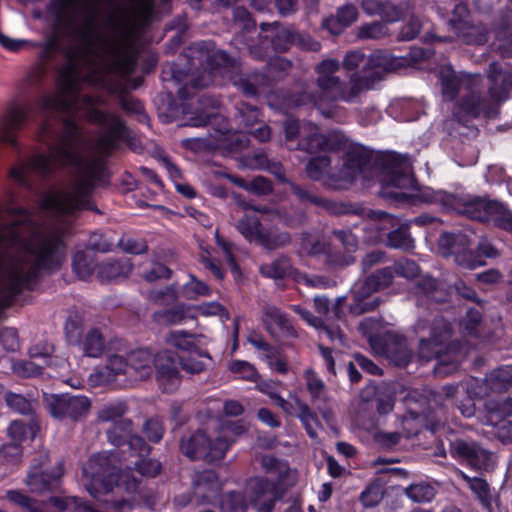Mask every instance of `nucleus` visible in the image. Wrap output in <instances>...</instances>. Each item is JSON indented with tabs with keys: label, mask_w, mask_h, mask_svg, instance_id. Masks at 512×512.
<instances>
[{
	"label": "nucleus",
	"mask_w": 512,
	"mask_h": 512,
	"mask_svg": "<svg viewBox=\"0 0 512 512\" xmlns=\"http://www.w3.org/2000/svg\"><path fill=\"white\" fill-rule=\"evenodd\" d=\"M393 274L390 269H383L376 274L367 278L363 282L355 283L352 288V295L354 304L351 305L350 310L354 314H361L366 311L373 310L378 302L374 299L366 301L373 292L378 291L391 283Z\"/></svg>",
	"instance_id": "nucleus-11"
},
{
	"label": "nucleus",
	"mask_w": 512,
	"mask_h": 512,
	"mask_svg": "<svg viewBox=\"0 0 512 512\" xmlns=\"http://www.w3.org/2000/svg\"><path fill=\"white\" fill-rule=\"evenodd\" d=\"M441 81L444 96L447 98H453L458 87V81L450 68L443 69Z\"/></svg>",
	"instance_id": "nucleus-41"
},
{
	"label": "nucleus",
	"mask_w": 512,
	"mask_h": 512,
	"mask_svg": "<svg viewBox=\"0 0 512 512\" xmlns=\"http://www.w3.org/2000/svg\"><path fill=\"white\" fill-rule=\"evenodd\" d=\"M395 273L404 278H412L418 274V266L410 260L400 261L395 264Z\"/></svg>",
	"instance_id": "nucleus-42"
},
{
	"label": "nucleus",
	"mask_w": 512,
	"mask_h": 512,
	"mask_svg": "<svg viewBox=\"0 0 512 512\" xmlns=\"http://www.w3.org/2000/svg\"><path fill=\"white\" fill-rule=\"evenodd\" d=\"M63 473L64 468L61 463H57L50 473L34 467L27 477V485L33 493L40 494L52 489Z\"/></svg>",
	"instance_id": "nucleus-20"
},
{
	"label": "nucleus",
	"mask_w": 512,
	"mask_h": 512,
	"mask_svg": "<svg viewBox=\"0 0 512 512\" xmlns=\"http://www.w3.org/2000/svg\"><path fill=\"white\" fill-rule=\"evenodd\" d=\"M257 387L262 393L267 394L285 413L293 412L294 398H297L296 396L291 395L289 400H285L279 395L273 384L268 382L260 383Z\"/></svg>",
	"instance_id": "nucleus-30"
},
{
	"label": "nucleus",
	"mask_w": 512,
	"mask_h": 512,
	"mask_svg": "<svg viewBox=\"0 0 512 512\" xmlns=\"http://www.w3.org/2000/svg\"><path fill=\"white\" fill-rule=\"evenodd\" d=\"M464 212L473 219L493 221L506 230H512V216L499 202L477 198L468 203Z\"/></svg>",
	"instance_id": "nucleus-14"
},
{
	"label": "nucleus",
	"mask_w": 512,
	"mask_h": 512,
	"mask_svg": "<svg viewBox=\"0 0 512 512\" xmlns=\"http://www.w3.org/2000/svg\"><path fill=\"white\" fill-rule=\"evenodd\" d=\"M386 34L384 25L380 23H372L363 26L360 30V36L363 38H379Z\"/></svg>",
	"instance_id": "nucleus-47"
},
{
	"label": "nucleus",
	"mask_w": 512,
	"mask_h": 512,
	"mask_svg": "<svg viewBox=\"0 0 512 512\" xmlns=\"http://www.w3.org/2000/svg\"><path fill=\"white\" fill-rule=\"evenodd\" d=\"M127 445L131 451L130 456L134 460L129 459L125 470L119 475L114 473L118 467L113 453L104 452L94 455L83 466L85 486L92 497L100 499L102 495L112 492L114 488L132 496L131 500L115 502L113 508L116 512H129L137 501L134 494L139 492L140 481L132 471L131 465H134L136 473L142 476H155L161 469L158 461L146 458L149 446L141 437L131 436Z\"/></svg>",
	"instance_id": "nucleus-3"
},
{
	"label": "nucleus",
	"mask_w": 512,
	"mask_h": 512,
	"mask_svg": "<svg viewBox=\"0 0 512 512\" xmlns=\"http://www.w3.org/2000/svg\"><path fill=\"white\" fill-rule=\"evenodd\" d=\"M229 369L233 374L245 380L255 381L258 378V373L254 366L246 361H232Z\"/></svg>",
	"instance_id": "nucleus-37"
},
{
	"label": "nucleus",
	"mask_w": 512,
	"mask_h": 512,
	"mask_svg": "<svg viewBox=\"0 0 512 512\" xmlns=\"http://www.w3.org/2000/svg\"><path fill=\"white\" fill-rule=\"evenodd\" d=\"M365 62L364 55L361 52H350L344 59V67L348 70L358 67Z\"/></svg>",
	"instance_id": "nucleus-55"
},
{
	"label": "nucleus",
	"mask_w": 512,
	"mask_h": 512,
	"mask_svg": "<svg viewBox=\"0 0 512 512\" xmlns=\"http://www.w3.org/2000/svg\"><path fill=\"white\" fill-rule=\"evenodd\" d=\"M249 342L258 349L259 351V358L264 359L265 354H269L272 350V348L268 347V345L261 339L257 337H250Z\"/></svg>",
	"instance_id": "nucleus-63"
},
{
	"label": "nucleus",
	"mask_w": 512,
	"mask_h": 512,
	"mask_svg": "<svg viewBox=\"0 0 512 512\" xmlns=\"http://www.w3.org/2000/svg\"><path fill=\"white\" fill-rule=\"evenodd\" d=\"M438 244L445 255H455V261L460 266L475 269L483 264L476 260L468 248L470 240L466 235L443 233L439 237Z\"/></svg>",
	"instance_id": "nucleus-15"
},
{
	"label": "nucleus",
	"mask_w": 512,
	"mask_h": 512,
	"mask_svg": "<svg viewBox=\"0 0 512 512\" xmlns=\"http://www.w3.org/2000/svg\"><path fill=\"white\" fill-rule=\"evenodd\" d=\"M72 267L74 272L81 279H86L91 276L96 268L93 262L88 260L83 252L75 253L72 261Z\"/></svg>",
	"instance_id": "nucleus-34"
},
{
	"label": "nucleus",
	"mask_w": 512,
	"mask_h": 512,
	"mask_svg": "<svg viewBox=\"0 0 512 512\" xmlns=\"http://www.w3.org/2000/svg\"><path fill=\"white\" fill-rule=\"evenodd\" d=\"M438 342V339L436 337H433L429 340H422L420 343V355L423 359H430L434 354H437L438 351H430V346L436 344Z\"/></svg>",
	"instance_id": "nucleus-62"
},
{
	"label": "nucleus",
	"mask_w": 512,
	"mask_h": 512,
	"mask_svg": "<svg viewBox=\"0 0 512 512\" xmlns=\"http://www.w3.org/2000/svg\"><path fill=\"white\" fill-rule=\"evenodd\" d=\"M420 31V22L418 19H411L400 33L401 40H411L417 36Z\"/></svg>",
	"instance_id": "nucleus-51"
},
{
	"label": "nucleus",
	"mask_w": 512,
	"mask_h": 512,
	"mask_svg": "<svg viewBox=\"0 0 512 512\" xmlns=\"http://www.w3.org/2000/svg\"><path fill=\"white\" fill-rule=\"evenodd\" d=\"M7 403L10 407L20 413H24L29 408L28 402L20 395L11 394L7 397Z\"/></svg>",
	"instance_id": "nucleus-54"
},
{
	"label": "nucleus",
	"mask_w": 512,
	"mask_h": 512,
	"mask_svg": "<svg viewBox=\"0 0 512 512\" xmlns=\"http://www.w3.org/2000/svg\"><path fill=\"white\" fill-rule=\"evenodd\" d=\"M9 225L0 218V308L28 286L38 269L53 270L65 259L59 228L39 227L26 212L11 213Z\"/></svg>",
	"instance_id": "nucleus-2"
},
{
	"label": "nucleus",
	"mask_w": 512,
	"mask_h": 512,
	"mask_svg": "<svg viewBox=\"0 0 512 512\" xmlns=\"http://www.w3.org/2000/svg\"><path fill=\"white\" fill-rule=\"evenodd\" d=\"M188 314L183 307L155 313V321L161 325H176L182 323Z\"/></svg>",
	"instance_id": "nucleus-35"
},
{
	"label": "nucleus",
	"mask_w": 512,
	"mask_h": 512,
	"mask_svg": "<svg viewBox=\"0 0 512 512\" xmlns=\"http://www.w3.org/2000/svg\"><path fill=\"white\" fill-rule=\"evenodd\" d=\"M286 413L297 415L301 419L309 435L311 437H316L318 422L305 403L301 402L298 398H294L293 412Z\"/></svg>",
	"instance_id": "nucleus-24"
},
{
	"label": "nucleus",
	"mask_w": 512,
	"mask_h": 512,
	"mask_svg": "<svg viewBox=\"0 0 512 512\" xmlns=\"http://www.w3.org/2000/svg\"><path fill=\"white\" fill-rule=\"evenodd\" d=\"M406 494L415 502H428L434 497V489L427 484H416L408 487Z\"/></svg>",
	"instance_id": "nucleus-36"
},
{
	"label": "nucleus",
	"mask_w": 512,
	"mask_h": 512,
	"mask_svg": "<svg viewBox=\"0 0 512 512\" xmlns=\"http://www.w3.org/2000/svg\"><path fill=\"white\" fill-rule=\"evenodd\" d=\"M237 229L248 241L258 243L268 249H275L289 241V236L286 233L278 235L264 233L259 218L253 210L245 213L237 224Z\"/></svg>",
	"instance_id": "nucleus-13"
},
{
	"label": "nucleus",
	"mask_w": 512,
	"mask_h": 512,
	"mask_svg": "<svg viewBox=\"0 0 512 512\" xmlns=\"http://www.w3.org/2000/svg\"><path fill=\"white\" fill-rule=\"evenodd\" d=\"M362 502L365 506H373L381 499V492L378 487H369L361 495Z\"/></svg>",
	"instance_id": "nucleus-52"
},
{
	"label": "nucleus",
	"mask_w": 512,
	"mask_h": 512,
	"mask_svg": "<svg viewBox=\"0 0 512 512\" xmlns=\"http://www.w3.org/2000/svg\"><path fill=\"white\" fill-rule=\"evenodd\" d=\"M7 499L11 503L20 506L21 508L27 510L28 512H45L43 509H41L35 503H33L30 498L20 493L19 491H8Z\"/></svg>",
	"instance_id": "nucleus-39"
},
{
	"label": "nucleus",
	"mask_w": 512,
	"mask_h": 512,
	"mask_svg": "<svg viewBox=\"0 0 512 512\" xmlns=\"http://www.w3.org/2000/svg\"><path fill=\"white\" fill-rule=\"evenodd\" d=\"M285 133L288 139H293L296 135L303 137V148L314 151L316 149H333L322 134L317 132V128L308 124L300 126L295 120H288L285 125Z\"/></svg>",
	"instance_id": "nucleus-18"
},
{
	"label": "nucleus",
	"mask_w": 512,
	"mask_h": 512,
	"mask_svg": "<svg viewBox=\"0 0 512 512\" xmlns=\"http://www.w3.org/2000/svg\"><path fill=\"white\" fill-rule=\"evenodd\" d=\"M330 162L331 159L326 156L315 157L309 161L307 173L310 178L324 180L334 189L348 188L354 181L365 176L369 166L368 157L358 148L347 154L341 169L330 168Z\"/></svg>",
	"instance_id": "nucleus-6"
},
{
	"label": "nucleus",
	"mask_w": 512,
	"mask_h": 512,
	"mask_svg": "<svg viewBox=\"0 0 512 512\" xmlns=\"http://www.w3.org/2000/svg\"><path fill=\"white\" fill-rule=\"evenodd\" d=\"M216 237H217V243L222 248V250L224 252V255H225V259H226V261L229 263V265L231 267V272H232L234 278L238 279L240 277V271H239V268H238L237 264L234 262V259L232 257V254H231V251H230V245L227 242H225L224 240H221L218 237V235Z\"/></svg>",
	"instance_id": "nucleus-49"
},
{
	"label": "nucleus",
	"mask_w": 512,
	"mask_h": 512,
	"mask_svg": "<svg viewBox=\"0 0 512 512\" xmlns=\"http://www.w3.org/2000/svg\"><path fill=\"white\" fill-rule=\"evenodd\" d=\"M167 344L178 350L195 354L199 358H207L208 354L204 349L207 339L203 335H196L184 330H173L166 336Z\"/></svg>",
	"instance_id": "nucleus-19"
},
{
	"label": "nucleus",
	"mask_w": 512,
	"mask_h": 512,
	"mask_svg": "<svg viewBox=\"0 0 512 512\" xmlns=\"http://www.w3.org/2000/svg\"><path fill=\"white\" fill-rule=\"evenodd\" d=\"M121 246L123 250L133 254H139L145 250V245L142 242H137L132 239L121 240Z\"/></svg>",
	"instance_id": "nucleus-57"
},
{
	"label": "nucleus",
	"mask_w": 512,
	"mask_h": 512,
	"mask_svg": "<svg viewBox=\"0 0 512 512\" xmlns=\"http://www.w3.org/2000/svg\"><path fill=\"white\" fill-rule=\"evenodd\" d=\"M487 409L491 415V419L487 422L490 425H496L497 421H494L492 417L495 415L496 417L503 418L505 416H509L512 414V401L506 400L501 406L495 408L492 407L491 404L487 406Z\"/></svg>",
	"instance_id": "nucleus-44"
},
{
	"label": "nucleus",
	"mask_w": 512,
	"mask_h": 512,
	"mask_svg": "<svg viewBox=\"0 0 512 512\" xmlns=\"http://www.w3.org/2000/svg\"><path fill=\"white\" fill-rule=\"evenodd\" d=\"M355 361L363 370L367 371L370 374L380 373V369L371 360L362 355H357L355 357Z\"/></svg>",
	"instance_id": "nucleus-58"
},
{
	"label": "nucleus",
	"mask_w": 512,
	"mask_h": 512,
	"mask_svg": "<svg viewBox=\"0 0 512 512\" xmlns=\"http://www.w3.org/2000/svg\"><path fill=\"white\" fill-rule=\"evenodd\" d=\"M99 101L98 97L80 96L71 77L64 79L56 95L43 98V109L76 113L91 122L104 123L108 131L96 144L97 155L89 156L85 152L84 139L78 127L69 122L63 136L49 149L48 154H36L27 165L11 169L10 177L25 184L29 172L46 175L60 167L74 168L76 176L71 184L51 190L43 197L40 203L42 212L70 214L88 207L89 193L102 171V156L115 146L123 133L122 121L116 116L102 114L97 108Z\"/></svg>",
	"instance_id": "nucleus-1"
},
{
	"label": "nucleus",
	"mask_w": 512,
	"mask_h": 512,
	"mask_svg": "<svg viewBox=\"0 0 512 512\" xmlns=\"http://www.w3.org/2000/svg\"><path fill=\"white\" fill-rule=\"evenodd\" d=\"M131 270L132 265L128 262H113L99 267L98 274L101 279L112 280L127 275Z\"/></svg>",
	"instance_id": "nucleus-29"
},
{
	"label": "nucleus",
	"mask_w": 512,
	"mask_h": 512,
	"mask_svg": "<svg viewBox=\"0 0 512 512\" xmlns=\"http://www.w3.org/2000/svg\"><path fill=\"white\" fill-rule=\"evenodd\" d=\"M306 379L307 387L311 392L313 398L319 397L324 388L323 382L317 377H315L314 373L310 370L306 372Z\"/></svg>",
	"instance_id": "nucleus-50"
},
{
	"label": "nucleus",
	"mask_w": 512,
	"mask_h": 512,
	"mask_svg": "<svg viewBox=\"0 0 512 512\" xmlns=\"http://www.w3.org/2000/svg\"><path fill=\"white\" fill-rule=\"evenodd\" d=\"M459 449L472 465L479 468L486 467L492 458L489 452L476 445L462 443Z\"/></svg>",
	"instance_id": "nucleus-26"
},
{
	"label": "nucleus",
	"mask_w": 512,
	"mask_h": 512,
	"mask_svg": "<svg viewBox=\"0 0 512 512\" xmlns=\"http://www.w3.org/2000/svg\"><path fill=\"white\" fill-rule=\"evenodd\" d=\"M468 484L470 488L477 494V496L481 499L487 497L488 494V485L487 483L479 478L468 479Z\"/></svg>",
	"instance_id": "nucleus-53"
},
{
	"label": "nucleus",
	"mask_w": 512,
	"mask_h": 512,
	"mask_svg": "<svg viewBox=\"0 0 512 512\" xmlns=\"http://www.w3.org/2000/svg\"><path fill=\"white\" fill-rule=\"evenodd\" d=\"M45 401L53 417L62 419L67 416L68 395H50L45 398Z\"/></svg>",
	"instance_id": "nucleus-33"
},
{
	"label": "nucleus",
	"mask_w": 512,
	"mask_h": 512,
	"mask_svg": "<svg viewBox=\"0 0 512 512\" xmlns=\"http://www.w3.org/2000/svg\"><path fill=\"white\" fill-rule=\"evenodd\" d=\"M0 45L11 52H17L24 48L35 46V44L29 40L11 38L2 31H0Z\"/></svg>",
	"instance_id": "nucleus-40"
},
{
	"label": "nucleus",
	"mask_w": 512,
	"mask_h": 512,
	"mask_svg": "<svg viewBox=\"0 0 512 512\" xmlns=\"http://www.w3.org/2000/svg\"><path fill=\"white\" fill-rule=\"evenodd\" d=\"M103 340L96 330L90 331L82 342V349L86 356L98 357L103 351Z\"/></svg>",
	"instance_id": "nucleus-32"
},
{
	"label": "nucleus",
	"mask_w": 512,
	"mask_h": 512,
	"mask_svg": "<svg viewBox=\"0 0 512 512\" xmlns=\"http://www.w3.org/2000/svg\"><path fill=\"white\" fill-rule=\"evenodd\" d=\"M196 493L207 501L214 499L221 489V483L213 471L201 473L195 481Z\"/></svg>",
	"instance_id": "nucleus-22"
},
{
	"label": "nucleus",
	"mask_w": 512,
	"mask_h": 512,
	"mask_svg": "<svg viewBox=\"0 0 512 512\" xmlns=\"http://www.w3.org/2000/svg\"><path fill=\"white\" fill-rule=\"evenodd\" d=\"M263 360L267 362L270 368L279 373H285L287 371V363L285 359H283L274 349H272L269 354H265V358Z\"/></svg>",
	"instance_id": "nucleus-43"
},
{
	"label": "nucleus",
	"mask_w": 512,
	"mask_h": 512,
	"mask_svg": "<svg viewBox=\"0 0 512 512\" xmlns=\"http://www.w3.org/2000/svg\"><path fill=\"white\" fill-rule=\"evenodd\" d=\"M128 363L130 377L140 380L150 377L154 365L157 381L164 391H173L180 383L177 360L170 351H162L153 357L150 351L138 349L128 355Z\"/></svg>",
	"instance_id": "nucleus-7"
},
{
	"label": "nucleus",
	"mask_w": 512,
	"mask_h": 512,
	"mask_svg": "<svg viewBox=\"0 0 512 512\" xmlns=\"http://www.w3.org/2000/svg\"><path fill=\"white\" fill-rule=\"evenodd\" d=\"M251 185L254 190L261 194H266L271 191L270 182L262 177L255 178Z\"/></svg>",
	"instance_id": "nucleus-64"
},
{
	"label": "nucleus",
	"mask_w": 512,
	"mask_h": 512,
	"mask_svg": "<svg viewBox=\"0 0 512 512\" xmlns=\"http://www.w3.org/2000/svg\"><path fill=\"white\" fill-rule=\"evenodd\" d=\"M396 59L388 54L373 53L366 62L364 77L365 81L354 75L351 78L352 87L349 91L343 90L341 83L334 73L339 69V63L334 60H325L317 67L318 91L313 98V103L326 117L334 115L335 102L338 99L352 101L363 89H369L380 80L384 73L396 68Z\"/></svg>",
	"instance_id": "nucleus-4"
},
{
	"label": "nucleus",
	"mask_w": 512,
	"mask_h": 512,
	"mask_svg": "<svg viewBox=\"0 0 512 512\" xmlns=\"http://www.w3.org/2000/svg\"><path fill=\"white\" fill-rule=\"evenodd\" d=\"M88 248L104 252L110 249V245L102 241L101 235L93 234L88 242Z\"/></svg>",
	"instance_id": "nucleus-60"
},
{
	"label": "nucleus",
	"mask_w": 512,
	"mask_h": 512,
	"mask_svg": "<svg viewBox=\"0 0 512 512\" xmlns=\"http://www.w3.org/2000/svg\"><path fill=\"white\" fill-rule=\"evenodd\" d=\"M229 445L228 440L222 438H217L214 443H211L201 432L189 438H183L181 441V449L186 456L191 459H204L208 462L223 459Z\"/></svg>",
	"instance_id": "nucleus-12"
},
{
	"label": "nucleus",
	"mask_w": 512,
	"mask_h": 512,
	"mask_svg": "<svg viewBox=\"0 0 512 512\" xmlns=\"http://www.w3.org/2000/svg\"><path fill=\"white\" fill-rule=\"evenodd\" d=\"M29 110L20 104H11L7 107L0 120V142L15 145L16 131L27 121Z\"/></svg>",
	"instance_id": "nucleus-16"
},
{
	"label": "nucleus",
	"mask_w": 512,
	"mask_h": 512,
	"mask_svg": "<svg viewBox=\"0 0 512 512\" xmlns=\"http://www.w3.org/2000/svg\"><path fill=\"white\" fill-rule=\"evenodd\" d=\"M36 433L35 425L13 421L8 428L10 443L5 444L1 454L7 461L17 460L21 455L20 445L27 439H32Z\"/></svg>",
	"instance_id": "nucleus-17"
},
{
	"label": "nucleus",
	"mask_w": 512,
	"mask_h": 512,
	"mask_svg": "<svg viewBox=\"0 0 512 512\" xmlns=\"http://www.w3.org/2000/svg\"><path fill=\"white\" fill-rule=\"evenodd\" d=\"M195 315L213 316L220 315L224 309L218 302H208L194 308Z\"/></svg>",
	"instance_id": "nucleus-46"
},
{
	"label": "nucleus",
	"mask_w": 512,
	"mask_h": 512,
	"mask_svg": "<svg viewBox=\"0 0 512 512\" xmlns=\"http://www.w3.org/2000/svg\"><path fill=\"white\" fill-rule=\"evenodd\" d=\"M182 368L185 369L188 372L191 373H199L204 368L203 361L197 359V360H191V359H183L181 360Z\"/></svg>",
	"instance_id": "nucleus-61"
},
{
	"label": "nucleus",
	"mask_w": 512,
	"mask_h": 512,
	"mask_svg": "<svg viewBox=\"0 0 512 512\" xmlns=\"http://www.w3.org/2000/svg\"><path fill=\"white\" fill-rule=\"evenodd\" d=\"M389 245L395 248H409L411 246L410 238L402 231H393L389 234Z\"/></svg>",
	"instance_id": "nucleus-48"
},
{
	"label": "nucleus",
	"mask_w": 512,
	"mask_h": 512,
	"mask_svg": "<svg viewBox=\"0 0 512 512\" xmlns=\"http://www.w3.org/2000/svg\"><path fill=\"white\" fill-rule=\"evenodd\" d=\"M362 6L367 14H380L386 21L393 22L399 17V11L393 5H384L376 0H363Z\"/></svg>",
	"instance_id": "nucleus-25"
},
{
	"label": "nucleus",
	"mask_w": 512,
	"mask_h": 512,
	"mask_svg": "<svg viewBox=\"0 0 512 512\" xmlns=\"http://www.w3.org/2000/svg\"><path fill=\"white\" fill-rule=\"evenodd\" d=\"M120 374H126L130 377L128 357L124 358L118 354L110 356L107 365L96 373L101 383H110Z\"/></svg>",
	"instance_id": "nucleus-21"
},
{
	"label": "nucleus",
	"mask_w": 512,
	"mask_h": 512,
	"mask_svg": "<svg viewBox=\"0 0 512 512\" xmlns=\"http://www.w3.org/2000/svg\"><path fill=\"white\" fill-rule=\"evenodd\" d=\"M1 337L4 345H6L9 350H15L17 348L18 342L15 330L6 329L3 331Z\"/></svg>",
	"instance_id": "nucleus-59"
},
{
	"label": "nucleus",
	"mask_w": 512,
	"mask_h": 512,
	"mask_svg": "<svg viewBox=\"0 0 512 512\" xmlns=\"http://www.w3.org/2000/svg\"><path fill=\"white\" fill-rule=\"evenodd\" d=\"M293 310L300 315V317L306 321L310 326L315 327L320 330L321 334H325L331 340L336 338H340V332L338 330H330L325 326H322V322L320 319L313 317L309 311L306 309L295 305L293 306Z\"/></svg>",
	"instance_id": "nucleus-31"
},
{
	"label": "nucleus",
	"mask_w": 512,
	"mask_h": 512,
	"mask_svg": "<svg viewBox=\"0 0 512 512\" xmlns=\"http://www.w3.org/2000/svg\"><path fill=\"white\" fill-rule=\"evenodd\" d=\"M144 431L146 436L154 442L159 441L163 435L161 423L156 419H150L145 423Z\"/></svg>",
	"instance_id": "nucleus-45"
},
{
	"label": "nucleus",
	"mask_w": 512,
	"mask_h": 512,
	"mask_svg": "<svg viewBox=\"0 0 512 512\" xmlns=\"http://www.w3.org/2000/svg\"><path fill=\"white\" fill-rule=\"evenodd\" d=\"M170 275V270L161 264H155L152 270L146 274L144 277L148 281H153L157 278H167Z\"/></svg>",
	"instance_id": "nucleus-56"
},
{
	"label": "nucleus",
	"mask_w": 512,
	"mask_h": 512,
	"mask_svg": "<svg viewBox=\"0 0 512 512\" xmlns=\"http://www.w3.org/2000/svg\"><path fill=\"white\" fill-rule=\"evenodd\" d=\"M67 416L73 420L85 416L90 409V401L85 396H68Z\"/></svg>",
	"instance_id": "nucleus-27"
},
{
	"label": "nucleus",
	"mask_w": 512,
	"mask_h": 512,
	"mask_svg": "<svg viewBox=\"0 0 512 512\" xmlns=\"http://www.w3.org/2000/svg\"><path fill=\"white\" fill-rule=\"evenodd\" d=\"M97 58L100 63L99 72L87 79L92 84L102 82L104 70L128 73L133 64L132 56L126 44L115 38L100 41L97 48Z\"/></svg>",
	"instance_id": "nucleus-8"
},
{
	"label": "nucleus",
	"mask_w": 512,
	"mask_h": 512,
	"mask_svg": "<svg viewBox=\"0 0 512 512\" xmlns=\"http://www.w3.org/2000/svg\"><path fill=\"white\" fill-rule=\"evenodd\" d=\"M262 466L268 477H256L250 479L242 491H233L225 494L221 499L222 512H245L248 507L246 496L250 498V504L257 512H270L275 498V483L281 481L287 473V465L271 456L262 458Z\"/></svg>",
	"instance_id": "nucleus-5"
},
{
	"label": "nucleus",
	"mask_w": 512,
	"mask_h": 512,
	"mask_svg": "<svg viewBox=\"0 0 512 512\" xmlns=\"http://www.w3.org/2000/svg\"><path fill=\"white\" fill-rule=\"evenodd\" d=\"M182 294L187 299H194L198 296H206L210 294L209 287L195 278L183 286Z\"/></svg>",
	"instance_id": "nucleus-38"
},
{
	"label": "nucleus",
	"mask_w": 512,
	"mask_h": 512,
	"mask_svg": "<svg viewBox=\"0 0 512 512\" xmlns=\"http://www.w3.org/2000/svg\"><path fill=\"white\" fill-rule=\"evenodd\" d=\"M357 18L356 8L346 5L338 10L336 18L326 19L324 26L333 34H338L344 27L351 25Z\"/></svg>",
	"instance_id": "nucleus-23"
},
{
	"label": "nucleus",
	"mask_w": 512,
	"mask_h": 512,
	"mask_svg": "<svg viewBox=\"0 0 512 512\" xmlns=\"http://www.w3.org/2000/svg\"><path fill=\"white\" fill-rule=\"evenodd\" d=\"M52 347L45 345L43 348L35 345L29 350V360H21L15 362L12 366L14 373L21 377H32L39 375L44 366L55 365V367L59 368V376L64 378L65 372L68 371V367L70 366L66 360H53L51 357ZM64 382L68 383L73 387H77L80 382L78 380H65Z\"/></svg>",
	"instance_id": "nucleus-9"
},
{
	"label": "nucleus",
	"mask_w": 512,
	"mask_h": 512,
	"mask_svg": "<svg viewBox=\"0 0 512 512\" xmlns=\"http://www.w3.org/2000/svg\"><path fill=\"white\" fill-rule=\"evenodd\" d=\"M260 271L271 278H283L291 274V265L288 259L281 258L270 264L262 265Z\"/></svg>",
	"instance_id": "nucleus-28"
},
{
	"label": "nucleus",
	"mask_w": 512,
	"mask_h": 512,
	"mask_svg": "<svg viewBox=\"0 0 512 512\" xmlns=\"http://www.w3.org/2000/svg\"><path fill=\"white\" fill-rule=\"evenodd\" d=\"M384 193L395 198H409L415 194V181L412 176L411 163L407 158L397 157L394 164L386 171L382 180Z\"/></svg>",
	"instance_id": "nucleus-10"
}]
</instances>
